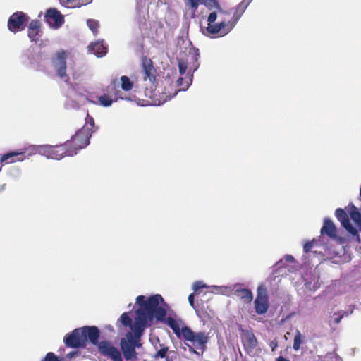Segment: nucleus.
<instances>
[{"mask_svg": "<svg viewBox=\"0 0 361 361\" xmlns=\"http://www.w3.org/2000/svg\"><path fill=\"white\" fill-rule=\"evenodd\" d=\"M160 303L167 306L159 294L152 295L147 299L145 295L137 297L136 304L139 305V308L135 310L136 317L133 331H128L120 343L121 350L126 360L137 359L135 349L141 348L140 338L145 328L153 322L154 319L157 321L164 320L166 311L164 307L159 306Z\"/></svg>", "mask_w": 361, "mask_h": 361, "instance_id": "nucleus-1", "label": "nucleus"}, {"mask_svg": "<svg viewBox=\"0 0 361 361\" xmlns=\"http://www.w3.org/2000/svg\"><path fill=\"white\" fill-rule=\"evenodd\" d=\"M183 337L188 342L192 344V346L187 345L189 351L200 355V353L195 350H200L202 353L206 350L207 345L209 341V334L204 331H194L189 326L183 327Z\"/></svg>", "mask_w": 361, "mask_h": 361, "instance_id": "nucleus-2", "label": "nucleus"}, {"mask_svg": "<svg viewBox=\"0 0 361 361\" xmlns=\"http://www.w3.org/2000/svg\"><path fill=\"white\" fill-rule=\"evenodd\" d=\"M189 54L190 56L191 60L192 61V63L189 68L188 76L187 77V78H185V82H183V78L181 76L177 79L176 85L178 87H180V88L175 92L173 97H175L178 92L186 91L188 89V87L192 82L193 73L196 71L200 66V63L198 62L199 59L200 57L199 49L196 48H192L190 50Z\"/></svg>", "mask_w": 361, "mask_h": 361, "instance_id": "nucleus-3", "label": "nucleus"}, {"mask_svg": "<svg viewBox=\"0 0 361 361\" xmlns=\"http://www.w3.org/2000/svg\"><path fill=\"white\" fill-rule=\"evenodd\" d=\"M66 59L67 52L63 49L58 50L51 59V63L57 76L65 82L69 79L66 74Z\"/></svg>", "mask_w": 361, "mask_h": 361, "instance_id": "nucleus-4", "label": "nucleus"}, {"mask_svg": "<svg viewBox=\"0 0 361 361\" xmlns=\"http://www.w3.org/2000/svg\"><path fill=\"white\" fill-rule=\"evenodd\" d=\"M30 20L29 16L23 11L13 13L8 18L7 27L11 32L16 33L25 30Z\"/></svg>", "mask_w": 361, "mask_h": 361, "instance_id": "nucleus-5", "label": "nucleus"}, {"mask_svg": "<svg viewBox=\"0 0 361 361\" xmlns=\"http://www.w3.org/2000/svg\"><path fill=\"white\" fill-rule=\"evenodd\" d=\"M63 342L67 347L72 348H83L86 345L81 328H77L66 334L63 338Z\"/></svg>", "mask_w": 361, "mask_h": 361, "instance_id": "nucleus-6", "label": "nucleus"}, {"mask_svg": "<svg viewBox=\"0 0 361 361\" xmlns=\"http://www.w3.org/2000/svg\"><path fill=\"white\" fill-rule=\"evenodd\" d=\"M255 308L257 314H264L267 312L269 305L266 288L260 285L257 288V295L255 300Z\"/></svg>", "mask_w": 361, "mask_h": 361, "instance_id": "nucleus-7", "label": "nucleus"}, {"mask_svg": "<svg viewBox=\"0 0 361 361\" xmlns=\"http://www.w3.org/2000/svg\"><path fill=\"white\" fill-rule=\"evenodd\" d=\"M98 347L99 353L113 360V361H123L121 353L109 341H102L96 345Z\"/></svg>", "mask_w": 361, "mask_h": 361, "instance_id": "nucleus-8", "label": "nucleus"}, {"mask_svg": "<svg viewBox=\"0 0 361 361\" xmlns=\"http://www.w3.org/2000/svg\"><path fill=\"white\" fill-rule=\"evenodd\" d=\"M44 20L50 27L57 29L63 24L64 18L56 8H50L44 14Z\"/></svg>", "mask_w": 361, "mask_h": 361, "instance_id": "nucleus-9", "label": "nucleus"}, {"mask_svg": "<svg viewBox=\"0 0 361 361\" xmlns=\"http://www.w3.org/2000/svg\"><path fill=\"white\" fill-rule=\"evenodd\" d=\"M94 127V118L87 114L85 118V125L80 130L76 132V136L75 139L82 137L83 139V143L85 145L90 144V140L93 133L92 128Z\"/></svg>", "mask_w": 361, "mask_h": 361, "instance_id": "nucleus-10", "label": "nucleus"}, {"mask_svg": "<svg viewBox=\"0 0 361 361\" xmlns=\"http://www.w3.org/2000/svg\"><path fill=\"white\" fill-rule=\"evenodd\" d=\"M82 336L85 338L86 343L89 341L92 345H96L99 344V338L100 336V331L96 326H85L81 327Z\"/></svg>", "mask_w": 361, "mask_h": 361, "instance_id": "nucleus-11", "label": "nucleus"}, {"mask_svg": "<svg viewBox=\"0 0 361 361\" xmlns=\"http://www.w3.org/2000/svg\"><path fill=\"white\" fill-rule=\"evenodd\" d=\"M335 216L341 222V226L348 231V233L350 235H357V231L350 221L348 216L343 209H336L335 211Z\"/></svg>", "mask_w": 361, "mask_h": 361, "instance_id": "nucleus-12", "label": "nucleus"}, {"mask_svg": "<svg viewBox=\"0 0 361 361\" xmlns=\"http://www.w3.org/2000/svg\"><path fill=\"white\" fill-rule=\"evenodd\" d=\"M76 154L75 151L71 149H68L64 145H52V149L51 150V153L48 154V159L61 160L65 156L67 157H73Z\"/></svg>", "mask_w": 361, "mask_h": 361, "instance_id": "nucleus-13", "label": "nucleus"}, {"mask_svg": "<svg viewBox=\"0 0 361 361\" xmlns=\"http://www.w3.org/2000/svg\"><path fill=\"white\" fill-rule=\"evenodd\" d=\"M232 294L236 295L243 300L245 302L250 303L253 299V295L251 290L247 288H243L241 284L235 283L233 285Z\"/></svg>", "mask_w": 361, "mask_h": 361, "instance_id": "nucleus-14", "label": "nucleus"}, {"mask_svg": "<svg viewBox=\"0 0 361 361\" xmlns=\"http://www.w3.org/2000/svg\"><path fill=\"white\" fill-rule=\"evenodd\" d=\"M41 23L39 20H32L28 25V37L32 42H37L42 35Z\"/></svg>", "mask_w": 361, "mask_h": 361, "instance_id": "nucleus-15", "label": "nucleus"}, {"mask_svg": "<svg viewBox=\"0 0 361 361\" xmlns=\"http://www.w3.org/2000/svg\"><path fill=\"white\" fill-rule=\"evenodd\" d=\"M227 29V23L223 20L219 23L208 25L206 30L209 35H219V37H223L228 34L226 33Z\"/></svg>", "mask_w": 361, "mask_h": 361, "instance_id": "nucleus-16", "label": "nucleus"}, {"mask_svg": "<svg viewBox=\"0 0 361 361\" xmlns=\"http://www.w3.org/2000/svg\"><path fill=\"white\" fill-rule=\"evenodd\" d=\"M350 219L355 222L356 227H355V229L357 231V235H351L352 236L355 237L357 242L360 241V238L359 236V232L361 231V213L358 210V209L354 206L352 205V209L350 211Z\"/></svg>", "mask_w": 361, "mask_h": 361, "instance_id": "nucleus-17", "label": "nucleus"}, {"mask_svg": "<svg viewBox=\"0 0 361 361\" xmlns=\"http://www.w3.org/2000/svg\"><path fill=\"white\" fill-rule=\"evenodd\" d=\"M322 235L326 234L329 238H335L336 237V228L334 222L329 218L324 219V224L321 228Z\"/></svg>", "mask_w": 361, "mask_h": 361, "instance_id": "nucleus-18", "label": "nucleus"}, {"mask_svg": "<svg viewBox=\"0 0 361 361\" xmlns=\"http://www.w3.org/2000/svg\"><path fill=\"white\" fill-rule=\"evenodd\" d=\"M89 50L97 57H102L107 53V46L104 44V40H99L91 44Z\"/></svg>", "mask_w": 361, "mask_h": 361, "instance_id": "nucleus-19", "label": "nucleus"}, {"mask_svg": "<svg viewBox=\"0 0 361 361\" xmlns=\"http://www.w3.org/2000/svg\"><path fill=\"white\" fill-rule=\"evenodd\" d=\"M154 68L151 64H146L143 63V80L146 81H149L150 85L149 88L151 90H154L155 87L154 81L155 76L154 75Z\"/></svg>", "mask_w": 361, "mask_h": 361, "instance_id": "nucleus-20", "label": "nucleus"}, {"mask_svg": "<svg viewBox=\"0 0 361 361\" xmlns=\"http://www.w3.org/2000/svg\"><path fill=\"white\" fill-rule=\"evenodd\" d=\"M246 343L244 344V348L247 354L251 355L253 350L257 345V340L253 333L246 331L245 334Z\"/></svg>", "mask_w": 361, "mask_h": 361, "instance_id": "nucleus-21", "label": "nucleus"}, {"mask_svg": "<svg viewBox=\"0 0 361 361\" xmlns=\"http://www.w3.org/2000/svg\"><path fill=\"white\" fill-rule=\"evenodd\" d=\"M23 152L17 151L8 152L2 155L0 159V162L4 163L7 161H8V163L23 161L24 160V157H23Z\"/></svg>", "mask_w": 361, "mask_h": 361, "instance_id": "nucleus-22", "label": "nucleus"}, {"mask_svg": "<svg viewBox=\"0 0 361 361\" xmlns=\"http://www.w3.org/2000/svg\"><path fill=\"white\" fill-rule=\"evenodd\" d=\"M76 133L71 137L70 142H66L65 145L68 149H71L77 153V151L87 147L88 145L83 143V139L82 137L75 139Z\"/></svg>", "mask_w": 361, "mask_h": 361, "instance_id": "nucleus-23", "label": "nucleus"}, {"mask_svg": "<svg viewBox=\"0 0 361 361\" xmlns=\"http://www.w3.org/2000/svg\"><path fill=\"white\" fill-rule=\"evenodd\" d=\"M162 322H165V323L173 330V333L178 338H180L183 336V328L180 329L178 321L174 318L168 317H165L164 320Z\"/></svg>", "mask_w": 361, "mask_h": 361, "instance_id": "nucleus-24", "label": "nucleus"}, {"mask_svg": "<svg viewBox=\"0 0 361 361\" xmlns=\"http://www.w3.org/2000/svg\"><path fill=\"white\" fill-rule=\"evenodd\" d=\"M233 285L230 286H211L209 288L212 289L211 292L217 294H221L225 295H230L233 293Z\"/></svg>", "mask_w": 361, "mask_h": 361, "instance_id": "nucleus-25", "label": "nucleus"}, {"mask_svg": "<svg viewBox=\"0 0 361 361\" xmlns=\"http://www.w3.org/2000/svg\"><path fill=\"white\" fill-rule=\"evenodd\" d=\"M33 147L35 153H37L42 156H45L48 159V154L51 153L52 145H43L34 146Z\"/></svg>", "mask_w": 361, "mask_h": 361, "instance_id": "nucleus-26", "label": "nucleus"}, {"mask_svg": "<svg viewBox=\"0 0 361 361\" xmlns=\"http://www.w3.org/2000/svg\"><path fill=\"white\" fill-rule=\"evenodd\" d=\"M200 4L204 5L209 9L216 8L219 13H227L221 8L217 0H201Z\"/></svg>", "mask_w": 361, "mask_h": 361, "instance_id": "nucleus-27", "label": "nucleus"}, {"mask_svg": "<svg viewBox=\"0 0 361 361\" xmlns=\"http://www.w3.org/2000/svg\"><path fill=\"white\" fill-rule=\"evenodd\" d=\"M38 56H35L31 51H28L24 56L23 63L30 66H35L38 63Z\"/></svg>", "mask_w": 361, "mask_h": 361, "instance_id": "nucleus-28", "label": "nucleus"}, {"mask_svg": "<svg viewBox=\"0 0 361 361\" xmlns=\"http://www.w3.org/2000/svg\"><path fill=\"white\" fill-rule=\"evenodd\" d=\"M121 87L123 90L128 92L130 91L133 87V83L130 81V78L126 75H123L120 78Z\"/></svg>", "mask_w": 361, "mask_h": 361, "instance_id": "nucleus-29", "label": "nucleus"}, {"mask_svg": "<svg viewBox=\"0 0 361 361\" xmlns=\"http://www.w3.org/2000/svg\"><path fill=\"white\" fill-rule=\"evenodd\" d=\"M129 313L124 312L120 317L118 322H121V324L125 327H130L133 331V324L131 318L128 315Z\"/></svg>", "mask_w": 361, "mask_h": 361, "instance_id": "nucleus-30", "label": "nucleus"}, {"mask_svg": "<svg viewBox=\"0 0 361 361\" xmlns=\"http://www.w3.org/2000/svg\"><path fill=\"white\" fill-rule=\"evenodd\" d=\"M322 241V238L319 237L318 239H313L312 241L305 243L303 245V251L305 253H308L311 251L312 248L319 246V244Z\"/></svg>", "mask_w": 361, "mask_h": 361, "instance_id": "nucleus-31", "label": "nucleus"}, {"mask_svg": "<svg viewBox=\"0 0 361 361\" xmlns=\"http://www.w3.org/2000/svg\"><path fill=\"white\" fill-rule=\"evenodd\" d=\"M241 16V15L236 13L235 12H233V16L231 20L227 22L228 29L226 33H229L233 30V28L235 26Z\"/></svg>", "mask_w": 361, "mask_h": 361, "instance_id": "nucleus-32", "label": "nucleus"}, {"mask_svg": "<svg viewBox=\"0 0 361 361\" xmlns=\"http://www.w3.org/2000/svg\"><path fill=\"white\" fill-rule=\"evenodd\" d=\"M98 102L102 106L109 107L111 106L113 100L109 96L103 94L98 97Z\"/></svg>", "mask_w": 361, "mask_h": 361, "instance_id": "nucleus-33", "label": "nucleus"}, {"mask_svg": "<svg viewBox=\"0 0 361 361\" xmlns=\"http://www.w3.org/2000/svg\"><path fill=\"white\" fill-rule=\"evenodd\" d=\"M87 25L90 28V30L93 32L94 35H96L98 32V28L99 26V23L98 20L94 19H88L87 20Z\"/></svg>", "mask_w": 361, "mask_h": 361, "instance_id": "nucleus-34", "label": "nucleus"}, {"mask_svg": "<svg viewBox=\"0 0 361 361\" xmlns=\"http://www.w3.org/2000/svg\"><path fill=\"white\" fill-rule=\"evenodd\" d=\"M301 343H302V334L300 331H297L296 334L295 335V337H294V341H293V349L295 351L298 350L300 348Z\"/></svg>", "mask_w": 361, "mask_h": 361, "instance_id": "nucleus-35", "label": "nucleus"}, {"mask_svg": "<svg viewBox=\"0 0 361 361\" xmlns=\"http://www.w3.org/2000/svg\"><path fill=\"white\" fill-rule=\"evenodd\" d=\"M161 348L158 350L156 354L154 355V358L157 360L159 358H164L167 356V352L169 350L168 347L161 345Z\"/></svg>", "mask_w": 361, "mask_h": 361, "instance_id": "nucleus-36", "label": "nucleus"}, {"mask_svg": "<svg viewBox=\"0 0 361 361\" xmlns=\"http://www.w3.org/2000/svg\"><path fill=\"white\" fill-rule=\"evenodd\" d=\"M209 288L207 284H205L202 281H196L192 284V290L194 292L198 291L201 288Z\"/></svg>", "mask_w": 361, "mask_h": 361, "instance_id": "nucleus-37", "label": "nucleus"}, {"mask_svg": "<svg viewBox=\"0 0 361 361\" xmlns=\"http://www.w3.org/2000/svg\"><path fill=\"white\" fill-rule=\"evenodd\" d=\"M247 8L245 4L240 2L234 8V12L243 16Z\"/></svg>", "mask_w": 361, "mask_h": 361, "instance_id": "nucleus-38", "label": "nucleus"}, {"mask_svg": "<svg viewBox=\"0 0 361 361\" xmlns=\"http://www.w3.org/2000/svg\"><path fill=\"white\" fill-rule=\"evenodd\" d=\"M187 68L188 65L184 61H178V70L180 75H183L185 73Z\"/></svg>", "mask_w": 361, "mask_h": 361, "instance_id": "nucleus-39", "label": "nucleus"}, {"mask_svg": "<svg viewBox=\"0 0 361 361\" xmlns=\"http://www.w3.org/2000/svg\"><path fill=\"white\" fill-rule=\"evenodd\" d=\"M333 322L335 324H338L342 320V319L343 318V316L341 315L340 311L337 312H334L333 314Z\"/></svg>", "mask_w": 361, "mask_h": 361, "instance_id": "nucleus-40", "label": "nucleus"}, {"mask_svg": "<svg viewBox=\"0 0 361 361\" xmlns=\"http://www.w3.org/2000/svg\"><path fill=\"white\" fill-rule=\"evenodd\" d=\"M187 1L188 4L190 6L191 8L195 11L197 9L201 0H187Z\"/></svg>", "mask_w": 361, "mask_h": 361, "instance_id": "nucleus-41", "label": "nucleus"}, {"mask_svg": "<svg viewBox=\"0 0 361 361\" xmlns=\"http://www.w3.org/2000/svg\"><path fill=\"white\" fill-rule=\"evenodd\" d=\"M216 18L217 13L216 12H212L211 13H209L207 18L208 25H212V23H214L216 21Z\"/></svg>", "mask_w": 361, "mask_h": 361, "instance_id": "nucleus-42", "label": "nucleus"}, {"mask_svg": "<svg viewBox=\"0 0 361 361\" xmlns=\"http://www.w3.org/2000/svg\"><path fill=\"white\" fill-rule=\"evenodd\" d=\"M147 1H148V4L149 5L154 4L157 7H159V6H160L161 5H165L166 4L165 0H147Z\"/></svg>", "mask_w": 361, "mask_h": 361, "instance_id": "nucleus-43", "label": "nucleus"}, {"mask_svg": "<svg viewBox=\"0 0 361 361\" xmlns=\"http://www.w3.org/2000/svg\"><path fill=\"white\" fill-rule=\"evenodd\" d=\"M319 281L317 280L312 283V286H307V289L310 291H315L319 288Z\"/></svg>", "mask_w": 361, "mask_h": 361, "instance_id": "nucleus-44", "label": "nucleus"}, {"mask_svg": "<svg viewBox=\"0 0 361 361\" xmlns=\"http://www.w3.org/2000/svg\"><path fill=\"white\" fill-rule=\"evenodd\" d=\"M340 312H341V315L343 316V317H348V315H350L351 314H353V307L350 306L349 310H341Z\"/></svg>", "mask_w": 361, "mask_h": 361, "instance_id": "nucleus-45", "label": "nucleus"}, {"mask_svg": "<svg viewBox=\"0 0 361 361\" xmlns=\"http://www.w3.org/2000/svg\"><path fill=\"white\" fill-rule=\"evenodd\" d=\"M188 302L192 307H195V293H191L188 296Z\"/></svg>", "mask_w": 361, "mask_h": 361, "instance_id": "nucleus-46", "label": "nucleus"}, {"mask_svg": "<svg viewBox=\"0 0 361 361\" xmlns=\"http://www.w3.org/2000/svg\"><path fill=\"white\" fill-rule=\"evenodd\" d=\"M269 346L270 348H271V350L272 351H274L275 349L277 348L278 346V342L276 339L271 341L269 343Z\"/></svg>", "mask_w": 361, "mask_h": 361, "instance_id": "nucleus-47", "label": "nucleus"}, {"mask_svg": "<svg viewBox=\"0 0 361 361\" xmlns=\"http://www.w3.org/2000/svg\"><path fill=\"white\" fill-rule=\"evenodd\" d=\"M284 260H286V262H287L292 263L295 261V259H294L293 256H292L290 255H286L284 256Z\"/></svg>", "mask_w": 361, "mask_h": 361, "instance_id": "nucleus-48", "label": "nucleus"}, {"mask_svg": "<svg viewBox=\"0 0 361 361\" xmlns=\"http://www.w3.org/2000/svg\"><path fill=\"white\" fill-rule=\"evenodd\" d=\"M66 107H71V108H78V104L75 102H71V104H69V103L67 102L66 103Z\"/></svg>", "mask_w": 361, "mask_h": 361, "instance_id": "nucleus-49", "label": "nucleus"}, {"mask_svg": "<svg viewBox=\"0 0 361 361\" xmlns=\"http://www.w3.org/2000/svg\"><path fill=\"white\" fill-rule=\"evenodd\" d=\"M76 355V352H71L66 355L67 358H72Z\"/></svg>", "mask_w": 361, "mask_h": 361, "instance_id": "nucleus-50", "label": "nucleus"}, {"mask_svg": "<svg viewBox=\"0 0 361 361\" xmlns=\"http://www.w3.org/2000/svg\"><path fill=\"white\" fill-rule=\"evenodd\" d=\"M252 1V0H243L241 3L245 4V5L248 7Z\"/></svg>", "mask_w": 361, "mask_h": 361, "instance_id": "nucleus-51", "label": "nucleus"}, {"mask_svg": "<svg viewBox=\"0 0 361 361\" xmlns=\"http://www.w3.org/2000/svg\"><path fill=\"white\" fill-rule=\"evenodd\" d=\"M276 361H289L288 359L282 357V356H280L277 359H276Z\"/></svg>", "mask_w": 361, "mask_h": 361, "instance_id": "nucleus-52", "label": "nucleus"}, {"mask_svg": "<svg viewBox=\"0 0 361 361\" xmlns=\"http://www.w3.org/2000/svg\"><path fill=\"white\" fill-rule=\"evenodd\" d=\"M312 253L316 256L318 255H322V251L315 250L312 251Z\"/></svg>", "mask_w": 361, "mask_h": 361, "instance_id": "nucleus-53", "label": "nucleus"}, {"mask_svg": "<svg viewBox=\"0 0 361 361\" xmlns=\"http://www.w3.org/2000/svg\"><path fill=\"white\" fill-rule=\"evenodd\" d=\"M166 361H173L172 357H171L169 355H168L166 357H165Z\"/></svg>", "mask_w": 361, "mask_h": 361, "instance_id": "nucleus-54", "label": "nucleus"}, {"mask_svg": "<svg viewBox=\"0 0 361 361\" xmlns=\"http://www.w3.org/2000/svg\"><path fill=\"white\" fill-rule=\"evenodd\" d=\"M305 288L307 289V286H312V282H305Z\"/></svg>", "mask_w": 361, "mask_h": 361, "instance_id": "nucleus-55", "label": "nucleus"}, {"mask_svg": "<svg viewBox=\"0 0 361 361\" xmlns=\"http://www.w3.org/2000/svg\"><path fill=\"white\" fill-rule=\"evenodd\" d=\"M336 357L337 361H341V358L340 357H338V355H336Z\"/></svg>", "mask_w": 361, "mask_h": 361, "instance_id": "nucleus-56", "label": "nucleus"}, {"mask_svg": "<svg viewBox=\"0 0 361 361\" xmlns=\"http://www.w3.org/2000/svg\"><path fill=\"white\" fill-rule=\"evenodd\" d=\"M5 188V185H2L1 187H0V191L3 190Z\"/></svg>", "mask_w": 361, "mask_h": 361, "instance_id": "nucleus-57", "label": "nucleus"}, {"mask_svg": "<svg viewBox=\"0 0 361 361\" xmlns=\"http://www.w3.org/2000/svg\"><path fill=\"white\" fill-rule=\"evenodd\" d=\"M108 329H109V330H111V331H112V330H113V328H112V326H108Z\"/></svg>", "mask_w": 361, "mask_h": 361, "instance_id": "nucleus-58", "label": "nucleus"}, {"mask_svg": "<svg viewBox=\"0 0 361 361\" xmlns=\"http://www.w3.org/2000/svg\"><path fill=\"white\" fill-rule=\"evenodd\" d=\"M140 4H137V10L139 11L140 10Z\"/></svg>", "mask_w": 361, "mask_h": 361, "instance_id": "nucleus-59", "label": "nucleus"}, {"mask_svg": "<svg viewBox=\"0 0 361 361\" xmlns=\"http://www.w3.org/2000/svg\"><path fill=\"white\" fill-rule=\"evenodd\" d=\"M281 264L283 263V259H281V260H280V261H279V262H278V264H281Z\"/></svg>", "mask_w": 361, "mask_h": 361, "instance_id": "nucleus-60", "label": "nucleus"}, {"mask_svg": "<svg viewBox=\"0 0 361 361\" xmlns=\"http://www.w3.org/2000/svg\"><path fill=\"white\" fill-rule=\"evenodd\" d=\"M121 99H126V100H130V99H129V98H123V97H121Z\"/></svg>", "mask_w": 361, "mask_h": 361, "instance_id": "nucleus-61", "label": "nucleus"}, {"mask_svg": "<svg viewBox=\"0 0 361 361\" xmlns=\"http://www.w3.org/2000/svg\"><path fill=\"white\" fill-rule=\"evenodd\" d=\"M90 102L92 103V104H97V102H94V101H91V100H89Z\"/></svg>", "mask_w": 361, "mask_h": 361, "instance_id": "nucleus-62", "label": "nucleus"}, {"mask_svg": "<svg viewBox=\"0 0 361 361\" xmlns=\"http://www.w3.org/2000/svg\"><path fill=\"white\" fill-rule=\"evenodd\" d=\"M178 321H179L180 322H181V323L183 322H182V320H181L180 319H178Z\"/></svg>", "mask_w": 361, "mask_h": 361, "instance_id": "nucleus-63", "label": "nucleus"}, {"mask_svg": "<svg viewBox=\"0 0 361 361\" xmlns=\"http://www.w3.org/2000/svg\"><path fill=\"white\" fill-rule=\"evenodd\" d=\"M1 170V166H0V171Z\"/></svg>", "mask_w": 361, "mask_h": 361, "instance_id": "nucleus-64", "label": "nucleus"}]
</instances>
